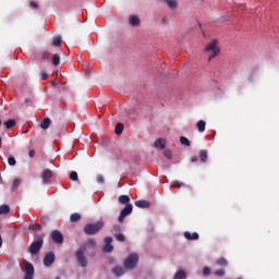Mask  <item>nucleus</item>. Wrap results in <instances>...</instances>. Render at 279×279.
<instances>
[{
    "instance_id": "f257e3e1",
    "label": "nucleus",
    "mask_w": 279,
    "mask_h": 279,
    "mask_svg": "<svg viewBox=\"0 0 279 279\" xmlns=\"http://www.w3.org/2000/svg\"><path fill=\"white\" fill-rule=\"evenodd\" d=\"M106 222L104 220H98L96 223H87L85 225L83 232H85L88 236H94V234H98L101 230H104Z\"/></svg>"
},
{
    "instance_id": "f03ea898",
    "label": "nucleus",
    "mask_w": 279,
    "mask_h": 279,
    "mask_svg": "<svg viewBox=\"0 0 279 279\" xmlns=\"http://www.w3.org/2000/svg\"><path fill=\"white\" fill-rule=\"evenodd\" d=\"M206 53H209L208 62L213 60V58H216V56L219 54V47H217V39L211 40L207 46L205 47Z\"/></svg>"
},
{
    "instance_id": "7ed1b4c3",
    "label": "nucleus",
    "mask_w": 279,
    "mask_h": 279,
    "mask_svg": "<svg viewBox=\"0 0 279 279\" xmlns=\"http://www.w3.org/2000/svg\"><path fill=\"white\" fill-rule=\"evenodd\" d=\"M124 269H134L138 265V254L132 253L124 259Z\"/></svg>"
},
{
    "instance_id": "20e7f679",
    "label": "nucleus",
    "mask_w": 279,
    "mask_h": 279,
    "mask_svg": "<svg viewBox=\"0 0 279 279\" xmlns=\"http://www.w3.org/2000/svg\"><path fill=\"white\" fill-rule=\"evenodd\" d=\"M132 210H134V206L132 204L125 205V207L120 211V215L118 217L119 223H123L124 219L132 215Z\"/></svg>"
},
{
    "instance_id": "39448f33",
    "label": "nucleus",
    "mask_w": 279,
    "mask_h": 279,
    "mask_svg": "<svg viewBox=\"0 0 279 279\" xmlns=\"http://www.w3.org/2000/svg\"><path fill=\"white\" fill-rule=\"evenodd\" d=\"M43 243H45V240L43 238H39L36 242H33L29 246V254H38L40 250L43 248Z\"/></svg>"
},
{
    "instance_id": "423d86ee",
    "label": "nucleus",
    "mask_w": 279,
    "mask_h": 279,
    "mask_svg": "<svg viewBox=\"0 0 279 279\" xmlns=\"http://www.w3.org/2000/svg\"><path fill=\"white\" fill-rule=\"evenodd\" d=\"M75 256H76L80 267L88 266V260H86V256L84 255V250H82V248L77 250Z\"/></svg>"
},
{
    "instance_id": "0eeeda50",
    "label": "nucleus",
    "mask_w": 279,
    "mask_h": 279,
    "mask_svg": "<svg viewBox=\"0 0 279 279\" xmlns=\"http://www.w3.org/2000/svg\"><path fill=\"white\" fill-rule=\"evenodd\" d=\"M53 263H56V254L53 252L47 253L44 257L45 267H51Z\"/></svg>"
},
{
    "instance_id": "6e6552de",
    "label": "nucleus",
    "mask_w": 279,
    "mask_h": 279,
    "mask_svg": "<svg viewBox=\"0 0 279 279\" xmlns=\"http://www.w3.org/2000/svg\"><path fill=\"white\" fill-rule=\"evenodd\" d=\"M51 239L54 243H58L59 245L64 243V235H62V232L58 230H53L51 232Z\"/></svg>"
},
{
    "instance_id": "1a4fd4ad",
    "label": "nucleus",
    "mask_w": 279,
    "mask_h": 279,
    "mask_svg": "<svg viewBox=\"0 0 279 279\" xmlns=\"http://www.w3.org/2000/svg\"><path fill=\"white\" fill-rule=\"evenodd\" d=\"M51 178H53V171L45 169L41 173L43 184H49Z\"/></svg>"
},
{
    "instance_id": "9d476101",
    "label": "nucleus",
    "mask_w": 279,
    "mask_h": 279,
    "mask_svg": "<svg viewBox=\"0 0 279 279\" xmlns=\"http://www.w3.org/2000/svg\"><path fill=\"white\" fill-rule=\"evenodd\" d=\"M24 279H34V265L26 263Z\"/></svg>"
},
{
    "instance_id": "9b49d317",
    "label": "nucleus",
    "mask_w": 279,
    "mask_h": 279,
    "mask_svg": "<svg viewBox=\"0 0 279 279\" xmlns=\"http://www.w3.org/2000/svg\"><path fill=\"white\" fill-rule=\"evenodd\" d=\"M184 238H185L187 241H197V239H199V233L194 232L193 234H191V232L185 231V232H184Z\"/></svg>"
},
{
    "instance_id": "f8f14e48",
    "label": "nucleus",
    "mask_w": 279,
    "mask_h": 279,
    "mask_svg": "<svg viewBox=\"0 0 279 279\" xmlns=\"http://www.w3.org/2000/svg\"><path fill=\"white\" fill-rule=\"evenodd\" d=\"M129 23L133 27H138V25H141V19H138V16H136V15H131L129 17Z\"/></svg>"
},
{
    "instance_id": "ddd939ff",
    "label": "nucleus",
    "mask_w": 279,
    "mask_h": 279,
    "mask_svg": "<svg viewBox=\"0 0 279 279\" xmlns=\"http://www.w3.org/2000/svg\"><path fill=\"white\" fill-rule=\"evenodd\" d=\"M155 147L157 149H165L167 147V141L162 140V138H158L156 142H155Z\"/></svg>"
},
{
    "instance_id": "4468645a",
    "label": "nucleus",
    "mask_w": 279,
    "mask_h": 279,
    "mask_svg": "<svg viewBox=\"0 0 279 279\" xmlns=\"http://www.w3.org/2000/svg\"><path fill=\"white\" fill-rule=\"evenodd\" d=\"M135 206L137 208H149V202L145 199L135 201Z\"/></svg>"
},
{
    "instance_id": "2eb2a0df",
    "label": "nucleus",
    "mask_w": 279,
    "mask_h": 279,
    "mask_svg": "<svg viewBox=\"0 0 279 279\" xmlns=\"http://www.w3.org/2000/svg\"><path fill=\"white\" fill-rule=\"evenodd\" d=\"M112 274H114V276H118V278H119V277L123 276V274H125V270L123 269V267L117 266L112 269Z\"/></svg>"
},
{
    "instance_id": "dca6fc26",
    "label": "nucleus",
    "mask_w": 279,
    "mask_h": 279,
    "mask_svg": "<svg viewBox=\"0 0 279 279\" xmlns=\"http://www.w3.org/2000/svg\"><path fill=\"white\" fill-rule=\"evenodd\" d=\"M49 125H51V119L49 118H45L40 123L41 130H49Z\"/></svg>"
},
{
    "instance_id": "f3484780",
    "label": "nucleus",
    "mask_w": 279,
    "mask_h": 279,
    "mask_svg": "<svg viewBox=\"0 0 279 279\" xmlns=\"http://www.w3.org/2000/svg\"><path fill=\"white\" fill-rule=\"evenodd\" d=\"M118 202L122 205H126L130 204V196L128 195H120L118 198Z\"/></svg>"
},
{
    "instance_id": "a211bd4d",
    "label": "nucleus",
    "mask_w": 279,
    "mask_h": 279,
    "mask_svg": "<svg viewBox=\"0 0 279 279\" xmlns=\"http://www.w3.org/2000/svg\"><path fill=\"white\" fill-rule=\"evenodd\" d=\"M199 160L201 162H206L208 160V151L207 150H199Z\"/></svg>"
},
{
    "instance_id": "6ab92c4d",
    "label": "nucleus",
    "mask_w": 279,
    "mask_h": 279,
    "mask_svg": "<svg viewBox=\"0 0 279 279\" xmlns=\"http://www.w3.org/2000/svg\"><path fill=\"white\" fill-rule=\"evenodd\" d=\"M165 3H167L168 8H170V10H175V8H178V1L175 0H163Z\"/></svg>"
},
{
    "instance_id": "aec40b11",
    "label": "nucleus",
    "mask_w": 279,
    "mask_h": 279,
    "mask_svg": "<svg viewBox=\"0 0 279 279\" xmlns=\"http://www.w3.org/2000/svg\"><path fill=\"white\" fill-rule=\"evenodd\" d=\"M198 132H206V121L199 120L196 124Z\"/></svg>"
},
{
    "instance_id": "412c9836",
    "label": "nucleus",
    "mask_w": 279,
    "mask_h": 279,
    "mask_svg": "<svg viewBox=\"0 0 279 279\" xmlns=\"http://www.w3.org/2000/svg\"><path fill=\"white\" fill-rule=\"evenodd\" d=\"M14 125H16V120L14 119H10L4 122V126L7 130H11V128H14Z\"/></svg>"
},
{
    "instance_id": "4be33fe9",
    "label": "nucleus",
    "mask_w": 279,
    "mask_h": 279,
    "mask_svg": "<svg viewBox=\"0 0 279 279\" xmlns=\"http://www.w3.org/2000/svg\"><path fill=\"white\" fill-rule=\"evenodd\" d=\"M82 219V215L74 213L70 216V221H72V223H75L77 221H80Z\"/></svg>"
},
{
    "instance_id": "5701e85b",
    "label": "nucleus",
    "mask_w": 279,
    "mask_h": 279,
    "mask_svg": "<svg viewBox=\"0 0 279 279\" xmlns=\"http://www.w3.org/2000/svg\"><path fill=\"white\" fill-rule=\"evenodd\" d=\"M217 265H219V267H228V259L227 258H219L216 260Z\"/></svg>"
},
{
    "instance_id": "b1692460",
    "label": "nucleus",
    "mask_w": 279,
    "mask_h": 279,
    "mask_svg": "<svg viewBox=\"0 0 279 279\" xmlns=\"http://www.w3.org/2000/svg\"><path fill=\"white\" fill-rule=\"evenodd\" d=\"M112 250H114V246L112 244H105L102 247V252H105V254H110Z\"/></svg>"
},
{
    "instance_id": "393cba45",
    "label": "nucleus",
    "mask_w": 279,
    "mask_h": 279,
    "mask_svg": "<svg viewBox=\"0 0 279 279\" xmlns=\"http://www.w3.org/2000/svg\"><path fill=\"white\" fill-rule=\"evenodd\" d=\"M52 64H53V66H59L60 65V54H58V53L53 54Z\"/></svg>"
},
{
    "instance_id": "a878e982",
    "label": "nucleus",
    "mask_w": 279,
    "mask_h": 279,
    "mask_svg": "<svg viewBox=\"0 0 279 279\" xmlns=\"http://www.w3.org/2000/svg\"><path fill=\"white\" fill-rule=\"evenodd\" d=\"M10 213V206L1 205L0 206V215H8Z\"/></svg>"
},
{
    "instance_id": "bb28decb",
    "label": "nucleus",
    "mask_w": 279,
    "mask_h": 279,
    "mask_svg": "<svg viewBox=\"0 0 279 279\" xmlns=\"http://www.w3.org/2000/svg\"><path fill=\"white\" fill-rule=\"evenodd\" d=\"M62 45V37H54L52 40V47H60Z\"/></svg>"
},
{
    "instance_id": "cd10ccee",
    "label": "nucleus",
    "mask_w": 279,
    "mask_h": 279,
    "mask_svg": "<svg viewBox=\"0 0 279 279\" xmlns=\"http://www.w3.org/2000/svg\"><path fill=\"white\" fill-rule=\"evenodd\" d=\"M114 132H116V134H117L118 136H120V134H123V123H118V124L116 125Z\"/></svg>"
},
{
    "instance_id": "c85d7f7f",
    "label": "nucleus",
    "mask_w": 279,
    "mask_h": 279,
    "mask_svg": "<svg viewBox=\"0 0 279 279\" xmlns=\"http://www.w3.org/2000/svg\"><path fill=\"white\" fill-rule=\"evenodd\" d=\"M180 143L181 145H185V147H191V141H189V138H186L185 136L180 137Z\"/></svg>"
},
{
    "instance_id": "c756f323",
    "label": "nucleus",
    "mask_w": 279,
    "mask_h": 279,
    "mask_svg": "<svg viewBox=\"0 0 279 279\" xmlns=\"http://www.w3.org/2000/svg\"><path fill=\"white\" fill-rule=\"evenodd\" d=\"M174 279H186V272H184V270H179V271L174 275Z\"/></svg>"
},
{
    "instance_id": "7c9ffc66",
    "label": "nucleus",
    "mask_w": 279,
    "mask_h": 279,
    "mask_svg": "<svg viewBox=\"0 0 279 279\" xmlns=\"http://www.w3.org/2000/svg\"><path fill=\"white\" fill-rule=\"evenodd\" d=\"M21 179H14L13 183H12V191H16V189H19V186H21Z\"/></svg>"
},
{
    "instance_id": "2f4dec72",
    "label": "nucleus",
    "mask_w": 279,
    "mask_h": 279,
    "mask_svg": "<svg viewBox=\"0 0 279 279\" xmlns=\"http://www.w3.org/2000/svg\"><path fill=\"white\" fill-rule=\"evenodd\" d=\"M171 186L173 189H182V186H184V182H181V181H173Z\"/></svg>"
},
{
    "instance_id": "473e14b6",
    "label": "nucleus",
    "mask_w": 279,
    "mask_h": 279,
    "mask_svg": "<svg viewBox=\"0 0 279 279\" xmlns=\"http://www.w3.org/2000/svg\"><path fill=\"white\" fill-rule=\"evenodd\" d=\"M114 239L118 240L120 243L125 241V235L123 233H116Z\"/></svg>"
},
{
    "instance_id": "72a5a7b5",
    "label": "nucleus",
    "mask_w": 279,
    "mask_h": 279,
    "mask_svg": "<svg viewBox=\"0 0 279 279\" xmlns=\"http://www.w3.org/2000/svg\"><path fill=\"white\" fill-rule=\"evenodd\" d=\"M29 230H33L34 232H40V230H43V226L36 223V225H33Z\"/></svg>"
},
{
    "instance_id": "f704fd0d",
    "label": "nucleus",
    "mask_w": 279,
    "mask_h": 279,
    "mask_svg": "<svg viewBox=\"0 0 279 279\" xmlns=\"http://www.w3.org/2000/svg\"><path fill=\"white\" fill-rule=\"evenodd\" d=\"M8 165L10 166V167H16V159L14 158V157H9L8 158Z\"/></svg>"
},
{
    "instance_id": "c9c22d12",
    "label": "nucleus",
    "mask_w": 279,
    "mask_h": 279,
    "mask_svg": "<svg viewBox=\"0 0 279 279\" xmlns=\"http://www.w3.org/2000/svg\"><path fill=\"white\" fill-rule=\"evenodd\" d=\"M70 180H72V182H77L78 177H77V173L75 171H72L70 173Z\"/></svg>"
},
{
    "instance_id": "e433bc0d",
    "label": "nucleus",
    "mask_w": 279,
    "mask_h": 279,
    "mask_svg": "<svg viewBox=\"0 0 279 279\" xmlns=\"http://www.w3.org/2000/svg\"><path fill=\"white\" fill-rule=\"evenodd\" d=\"M214 276L223 277V276H226V270H223V269L215 270Z\"/></svg>"
},
{
    "instance_id": "4c0bfd02",
    "label": "nucleus",
    "mask_w": 279,
    "mask_h": 279,
    "mask_svg": "<svg viewBox=\"0 0 279 279\" xmlns=\"http://www.w3.org/2000/svg\"><path fill=\"white\" fill-rule=\"evenodd\" d=\"M163 156L167 157L168 160H171V158H173V155L169 149L163 150Z\"/></svg>"
},
{
    "instance_id": "58836bf2",
    "label": "nucleus",
    "mask_w": 279,
    "mask_h": 279,
    "mask_svg": "<svg viewBox=\"0 0 279 279\" xmlns=\"http://www.w3.org/2000/svg\"><path fill=\"white\" fill-rule=\"evenodd\" d=\"M39 60H49V51L41 52Z\"/></svg>"
},
{
    "instance_id": "ea45409f",
    "label": "nucleus",
    "mask_w": 279,
    "mask_h": 279,
    "mask_svg": "<svg viewBox=\"0 0 279 279\" xmlns=\"http://www.w3.org/2000/svg\"><path fill=\"white\" fill-rule=\"evenodd\" d=\"M87 245H88L89 247H95V245H97V242H95V239L89 238V239L87 240Z\"/></svg>"
},
{
    "instance_id": "a19ab883",
    "label": "nucleus",
    "mask_w": 279,
    "mask_h": 279,
    "mask_svg": "<svg viewBox=\"0 0 279 279\" xmlns=\"http://www.w3.org/2000/svg\"><path fill=\"white\" fill-rule=\"evenodd\" d=\"M97 182H98V184H104V182H106V179H104V175L98 174L97 175Z\"/></svg>"
},
{
    "instance_id": "79ce46f5",
    "label": "nucleus",
    "mask_w": 279,
    "mask_h": 279,
    "mask_svg": "<svg viewBox=\"0 0 279 279\" xmlns=\"http://www.w3.org/2000/svg\"><path fill=\"white\" fill-rule=\"evenodd\" d=\"M105 245H112V236L105 238Z\"/></svg>"
},
{
    "instance_id": "37998d69",
    "label": "nucleus",
    "mask_w": 279,
    "mask_h": 279,
    "mask_svg": "<svg viewBox=\"0 0 279 279\" xmlns=\"http://www.w3.org/2000/svg\"><path fill=\"white\" fill-rule=\"evenodd\" d=\"M29 8H32V10H38V4H37V2L31 1V2H29Z\"/></svg>"
},
{
    "instance_id": "c03bdc74",
    "label": "nucleus",
    "mask_w": 279,
    "mask_h": 279,
    "mask_svg": "<svg viewBox=\"0 0 279 279\" xmlns=\"http://www.w3.org/2000/svg\"><path fill=\"white\" fill-rule=\"evenodd\" d=\"M203 275H204V276H210V268L207 267V266L204 267V268H203Z\"/></svg>"
},
{
    "instance_id": "a18cd8bd",
    "label": "nucleus",
    "mask_w": 279,
    "mask_h": 279,
    "mask_svg": "<svg viewBox=\"0 0 279 279\" xmlns=\"http://www.w3.org/2000/svg\"><path fill=\"white\" fill-rule=\"evenodd\" d=\"M40 77H41V80H47V77H49V74L45 71H41L40 72Z\"/></svg>"
},
{
    "instance_id": "49530a36",
    "label": "nucleus",
    "mask_w": 279,
    "mask_h": 279,
    "mask_svg": "<svg viewBox=\"0 0 279 279\" xmlns=\"http://www.w3.org/2000/svg\"><path fill=\"white\" fill-rule=\"evenodd\" d=\"M28 156H29V158H34V156H36V150H34V149L29 150Z\"/></svg>"
},
{
    "instance_id": "de8ad7c7",
    "label": "nucleus",
    "mask_w": 279,
    "mask_h": 279,
    "mask_svg": "<svg viewBox=\"0 0 279 279\" xmlns=\"http://www.w3.org/2000/svg\"><path fill=\"white\" fill-rule=\"evenodd\" d=\"M48 222H49V217H44L43 220H41V223L44 226H47Z\"/></svg>"
},
{
    "instance_id": "09e8293b",
    "label": "nucleus",
    "mask_w": 279,
    "mask_h": 279,
    "mask_svg": "<svg viewBox=\"0 0 279 279\" xmlns=\"http://www.w3.org/2000/svg\"><path fill=\"white\" fill-rule=\"evenodd\" d=\"M113 230H114L116 232H121V226H120V225H114V226H113Z\"/></svg>"
},
{
    "instance_id": "8fccbe9b",
    "label": "nucleus",
    "mask_w": 279,
    "mask_h": 279,
    "mask_svg": "<svg viewBox=\"0 0 279 279\" xmlns=\"http://www.w3.org/2000/svg\"><path fill=\"white\" fill-rule=\"evenodd\" d=\"M197 160H198V157H197V156H193V157L191 158V162H197Z\"/></svg>"
},
{
    "instance_id": "3c124183",
    "label": "nucleus",
    "mask_w": 279,
    "mask_h": 279,
    "mask_svg": "<svg viewBox=\"0 0 279 279\" xmlns=\"http://www.w3.org/2000/svg\"><path fill=\"white\" fill-rule=\"evenodd\" d=\"M3 245V238L0 235V247Z\"/></svg>"
},
{
    "instance_id": "603ef678",
    "label": "nucleus",
    "mask_w": 279,
    "mask_h": 279,
    "mask_svg": "<svg viewBox=\"0 0 279 279\" xmlns=\"http://www.w3.org/2000/svg\"><path fill=\"white\" fill-rule=\"evenodd\" d=\"M25 104H29V98H26V99H25Z\"/></svg>"
},
{
    "instance_id": "864d4df0",
    "label": "nucleus",
    "mask_w": 279,
    "mask_h": 279,
    "mask_svg": "<svg viewBox=\"0 0 279 279\" xmlns=\"http://www.w3.org/2000/svg\"><path fill=\"white\" fill-rule=\"evenodd\" d=\"M3 182V179L0 178V183Z\"/></svg>"
},
{
    "instance_id": "5fc2aeb1",
    "label": "nucleus",
    "mask_w": 279,
    "mask_h": 279,
    "mask_svg": "<svg viewBox=\"0 0 279 279\" xmlns=\"http://www.w3.org/2000/svg\"><path fill=\"white\" fill-rule=\"evenodd\" d=\"M51 84H52V86H56V84L53 82Z\"/></svg>"
},
{
    "instance_id": "6e6d98bb",
    "label": "nucleus",
    "mask_w": 279,
    "mask_h": 279,
    "mask_svg": "<svg viewBox=\"0 0 279 279\" xmlns=\"http://www.w3.org/2000/svg\"><path fill=\"white\" fill-rule=\"evenodd\" d=\"M0 145H1V137H0Z\"/></svg>"
},
{
    "instance_id": "4d7b16f0",
    "label": "nucleus",
    "mask_w": 279,
    "mask_h": 279,
    "mask_svg": "<svg viewBox=\"0 0 279 279\" xmlns=\"http://www.w3.org/2000/svg\"><path fill=\"white\" fill-rule=\"evenodd\" d=\"M56 279H60V277H57Z\"/></svg>"
},
{
    "instance_id": "13d9d810",
    "label": "nucleus",
    "mask_w": 279,
    "mask_h": 279,
    "mask_svg": "<svg viewBox=\"0 0 279 279\" xmlns=\"http://www.w3.org/2000/svg\"><path fill=\"white\" fill-rule=\"evenodd\" d=\"M0 125H1V120H0Z\"/></svg>"
}]
</instances>
